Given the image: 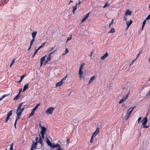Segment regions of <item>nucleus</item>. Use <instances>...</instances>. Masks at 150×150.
<instances>
[{
	"mask_svg": "<svg viewBox=\"0 0 150 150\" xmlns=\"http://www.w3.org/2000/svg\"><path fill=\"white\" fill-rule=\"evenodd\" d=\"M46 142L48 145L52 149L54 148H58V149L56 150H64L60 148V145L59 144H54L51 143L49 140L47 138Z\"/></svg>",
	"mask_w": 150,
	"mask_h": 150,
	"instance_id": "obj_1",
	"label": "nucleus"
},
{
	"mask_svg": "<svg viewBox=\"0 0 150 150\" xmlns=\"http://www.w3.org/2000/svg\"><path fill=\"white\" fill-rule=\"evenodd\" d=\"M23 103H21L17 108V111H16V113L17 114V115H21L22 114L23 111L21 109V106Z\"/></svg>",
	"mask_w": 150,
	"mask_h": 150,
	"instance_id": "obj_2",
	"label": "nucleus"
},
{
	"mask_svg": "<svg viewBox=\"0 0 150 150\" xmlns=\"http://www.w3.org/2000/svg\"><path fill=\"white\" fill-rule=\"evenodd\" d=\"M135 107H133L130 111H129V110L131 109V108H130L127 111V113L125 116V119L126 120H127L130 116H131V113L133 110L134 109Z\"/></svg>",
	"mask_w": 150,
	"mask_h": 150,
	"instance_id": "obj_3",
	"label": "nucleus"
},
{
	"mask_svg": "<svg viewBox=\"0 0 150 150\" xmlns=\"http://www.w3.org/2000/svg\"><path fill=\"white\" fill-rule=\"evenodd\" d=\"M67 75L64 77L63 78V79L57 83L56 84V87L58 86H62L63 83L64 82V81L66 79L67 77Z\"/></svg>",
	"mask_w": 150,
	"mask_h": 150,
	"instance_id": "obj_4",
	"label": "nucleus"
},
{
	"mask_svg": "<svg viewBox=\"0 0 150 150\" xmlns=\"http://www.w3.org/2000/svg\"><path fill=\"white\" fill-rule=\"evenodd\" d=\"M147 121L148 119L146 117H145L144 118L142 122V125L144 128H148L149 127V125H146V124L147 123Z\"/></svg>",
	"mask_w": 150,
	"mask_h": 150,
	"instance_id": "obj_5",
	"label": "nucleus"
},
{
	"mask_svg": "<svg viewBox=\"0 0 150 150\" xmlns=\"http://www.w3.org/2000/svg\"><path fill=\"white\" fill-rule=\"evenodd\" d=\"M54 109V107H50L48 108L46 111V112L47 114L51 115L52 114L53 111Z\"/></svg>",
	"mask_w": 150,
	"mask_h": 150,
	"instance_id": "obj_6",
	"label": "nucleus"
},
{
	"mask_svg": "<svg viewBox=\"0 0 150 150\" xmlns=\"http://www.w3.org/2000/svg\"><path fill=\"white\" fill-rule=\"evenodd\" d=\"M41 134L42 135V137L43 139L44 138V135L45 132L46 131V129L44 127H41Z\"/></svg>",
	"mask_w": 150,
	"mask_h": 150,
	"instance_id": "obj_7",
	"label": "nucleus"
},
{
	"mask_svg": "<svg viewBox=\"0 0 150 150\" xmlns=\"http://www.w3.org/2000/svg\"><path fill=\"white\" fill-rule=\"evenodd\" d=\"M35 140H36V142L35 143H34L32 145L30 150H34V149L36 148V146L37 144V141L38 140V138H37V137L35 139Z\"/></svg>",
	"mask_w": 150,
	"mask_h": 150,
	"instance_id": "obj_8",
	"label": "nucleus"
},
{
	"mask_svg": "<svg viewBox=\"0 0 150 150\" xmlns=\"http://www.w3.org/2000/svg\"><path fill=\"white\" fill-rule=\"evenodd\" d=\"M90 14V13H87L86 14V16L84 18H83V19L82 20V21H81L82 22H83L85 21L86 20V19L88 18V17L89 16Z\"/></svg>",
	"mask_w": 150,
	"mask_h": 150,
	"instance_id": "obj_9",
	"label": "nucleus"
},
{
	"mask_svg": "<svg viewBox=\"0 0 150 150\" xmlns=\"http://www.w3.org/2000/svg\"><path fill=\"white\" fill-rule=\"evenodd\" d=\"M128 95H127L126 97H124L123 98H122L121 99L119 102V104H121L124 101H125L126 100V99H127V98L128 97Z\"/></svg>",
	"mask_w": 150,
	"mask_h": 150,
	"instance_id": "obj_10",
	"label": "nucleus"
},
{
	"mask_svg": "<svg viewBox=\"0 0 150 150\" xmlns=\"http://www.w3.org/2000/svg\"><path fill=\"white\" fill-rule=\"evenodd\" d=\"M126 25H127V29H128V28L130 26L131 24L132 23V21L131 20H130V22H129V21H126Z\"/></svg>",
	"mask_w": 150,
	"mask_h": 150,
	"instance_id": "obj_11",
	"label": "nucleus"
},
{
	"mask_svg": "<svg viewBox=\"0 0 150 150\" xmlns=\"http://www.w3.org/2000/svg\"><path fill=\"white\" fill-rule=\"evenodd\" d=\"M108 56V53L106 52L105 54L103 55V56L101 57V59L102 60H104Z\"/></svg>",
	"mask_w": 150,
	"mask_h": 150,
	"instance_id": "obj_12",
	"label": "nucleus"
},
{
	"mask_svg": "<svg viewBox=\"0 0 150 150\" xmlns=\"http://www.w3.org/2000/svg\"><path fill=\"white\" fill-rule=\"evenodd\" d=\"M99 132L98 129L97 128L95 132L93 134L92 136L93 137H95L98 133Z\"/></svg>",
	"mask_w": 150,
	"mask_h": 150,
	"instance_id": "obj_13",
	"label": "nucleus"
},
{
	"mask_svg": "<svg viewBox=\"0 0 150 150\" xmlns=\"http://www.w3.org/2000/svg\"><path fill=\"white\" fill-rule=\"evenodd\" d=\"M132 12L131 11L129 10H127L125 12V15L127 16V15L130 16Z\"/></svg>",
	"mask_w": 150,
	"mask_h": 150,
	"instance_id": "obj_14",
	"label": "nucleus"
},
{
	"mask_svg": "<svg viewBox=\"0 0 150 150\" xmlns=\"http://www.w3.org/2000/svg\"><path fill=\"white\" fill-rule=\"evenodd\" d=\"M46 56L42 57L41 59L40 66H41L43 64V62L45 61V59Z\"/></svg>",
	"mask_w": 150,
	"mask_h": 150,
	"instance_id": "obj_15",
	"label": "nucleus"
},
{
	"mask_svg": "<svg viewBox=\"0 0 150 150\" xmlns=\"http://www.w3.org/2000/svg\"><path fill=\"white\" fill-rule=\"evenodd\" d=\"M28 88V83H27L25 84L23 88V91L24 92L26 89Z\"/></svg>",
	"mask_w": 150,
	"mask_h": 150,
	"instance_id": "obj_16",
	"label": "nucleus"
},
{
	"mask_svg": "<svg viewBox=\"0 0 150 150\" xmlns=\"http://www.w3.org/2000/svg\"><path fill=\"white\" fill-rule=\"evenodd\" d=\"M9 95V94H7L3 95L0 98V101L3 99L4 98L8 96Z\"/></svg>",
	"mask_w": 150,
	"mask_h": 150,
	"instance_id": "obj_17",
	"label": "nucleus"
},
{
	"mask_svg": "<svg viewBox=\"0 0 150 150\" xmlns=\"http://www.w3.org/2000/svg\"><path fill=\"white\" fill-rule=\"evenodd\" d=\"M37 32H34L32 33V38H35L36 35L37 34Z\"/></svg>",
	"mask_w": 150,
	"mask_h": 150,
	"instance_id": "obj_18",
	"label": "nucleus"
},
{
	"mask_svg": "<svg viewBox=\"0 0 150 150\" xmlns=\"http://www.w3.org/2000/svg\"><path fill=\"white\" fill-rule=\"evenodd\" d=\"M51 58L50 57H48L46 59V60L44 62V64H46L48 62L50 61L51 59Z\"/></svg>",
	"mask_w": 150,
	"mask_h": 150,
	"instance_id": "obj_19",
	"label": "nucleus"
},
{
	"mask_svg": "<svg viewBox=\"0 0 150 150\" xmlns=\"http://www.w3.org/2000/svg\"><path fill=\"white\" fill-rule=\"evenodd\" d=\"M95 78V76H92V77H91L90 79V80L89 81L88 83L89 84L91 82H92L93 81V79Z\"/></svg>",
	"mask_w": 150,
	"mask_h": 150,
	"instance_id": "obj_20",
	"label": "nucleus"
},
{
	"mask_svg": "<svg viewBox=\"0 0 150 150\" xmlns=\"http://www.w3.org/2000/svg\"><path fill=\"white\" fill-rule=\"evenodd\" d=\"M19 93H18V94L13 98V100H17L19 98Z\"/></svg>",
	"mask_w": 150,
	"mask_h": 150,
	"instance_id": "obj_21",
	"label": "nucleus"
},
{
	"mask_svg": "<svg viewBox=\"0 0 150 150\" xmlns=\"http://www.w3.org/2000/svg\"><path fill=\"white\" fill-rule=\"evenodd\" d=\"M38 142L40 143L41 144H42V140L41 137L40 136L39 139V141H37V142Z\"/></svg>",
	"mask_w": 150,
	"mask_h": 150,
	"instance_id": "obj_22",
	"label": "nucleus"
},
{
	"mask_svg": "<svg viewBox=\"0 0 150 150\" xmlns=\"http://www.w3.org/2000/svg\"><path fill=\"white\" fill-rule=\"evenodd\" d=\"M76 7H77V6L76 5H75L74 6H73V12L74 14V13H75V10H76L77 9Z\"/></svg>",
	"mask_w": 150,
	"mask_h": 150,
	"instance_id": "obj_23",
	"label": "nucleus"
},
{
	"mask_svg": "<svg viewBox=\"0 0 150 150\" xmlns=\"http://www.w3.org/2000/svg\"><path fill=\"white\" fill-rule=\"evenodd\" d=\"M84 66V63H82L81 64V65L79 67V70H82Z\"/></svg>",
	"mask_w": 150,
	"mask_h": 150,
	"instance_id": "obj_24",
	"label": "nucleus"
},
{
	"mask_svg": "<svg viewBox=\"0 0 150 150\" xmlns=\"http://www.w3.org/2000/svg\"><path fill=\"white\" fill-rule=\"evenodd\" d=\"M45 42L43 43V44H42L38 48V50H39L40 49L43 47L45 45Z\"/></svg>",
	"mask_w": 150,
	"mask_h": 150,
	"instance_id": "obj_25",
	"label": "nucleus"
},
{
	"mask_svg": "<svg viewBox=\"0 0 150 150\" xmlns=\"http://www.w3.org/2000/svg\"><path fill=\"white\" fill-rule=\"evenodd\" d=\"M109 5V4L108 3H105V4L104 5V6L103 7V8H105L108 6Z\"/></svg>",
	"mask_w": 150,
	"mask_h": 150,
	"instance_id": "obj_26",
	"label": "nucleus"
},
{
	"mask_svg": "<svg viewBox=\"0 0 150 150\" xmlns=\"http://www.w3.org/2000/svg\"><path fill=\"white\" fill-rule=\"evenodd\" d=\"M12 111L11 110L7 114V116L8 117H10L12 115Z\"/></svg>",
	"mask_w": 150,
	"mask_h": 150,
	"instance_id": "obj_27",
	"label": "nucleus"
},
{
	"mask_svg": "<svg viewBox=\"0 0 150 150\" xmlns=\"http://www.w3.org/2000/svg\"><path fill=\"white\" fill-rule=\"evenodd\" d=\"M115 30L113 28H111L109 33H113L114 32Z\"/></svg>",
	"mask_w": 150,
	"mask_h": 150,
	"instance_id": "obj_28",
	"label": "nucleus"
},
{
	"mask_svg": "<svg viewBox=\"0 0 150 150\" xmlns=\"http://www.w3.org/2000/svg\"><path fill=\"white\" fill-rule=\"evenodd\" d=\"M21 115H17V117H16V121H15V122H17V121L20 118V116Z\"/></svg>",
	"mask_w": 150,
	"mask_h": 150,
	"instance_id": "obj_29",
	"label": "nucleus"
},
{
	"mask_svg": "<svg viewBox=\"0 0 150 150\" xmlns=\"http://www.w3.org/2000/svg\"><path fill=\"white\" fill-rule=\"evenodd\" d=\"M15 62V59H14L12 62L11 64L10 65V67H11V66L13 65Z\"/></svg>",
	"mask_w": 150,
	"mask_h": 150,
	"instance_id": "obj_30",
	"label": "nucleus"
},
{
	"mask_svg": "<svg viewBox=\"0 0 150 150\" xmlns=\"http://www.w3.org/2000/svg\"><path fill=\"white\" fill-rule=\"evenodd\" d=\"M55 51H54L50 53L49 54V57H50V58H51L52 57V55Z\"/></svg>",
	"mask_w": 150,
	"mask_h": 150,
	"instance_id": "obj_31",
	"label": "nucleus"
},
{
	"mask_svg": "<svg viewBox=\"0 0 150 150\" xmlns=\"http://www.w3.org/2000/svg\"><path fill=\"white\" fill-rule=\"evenodd\" d=\"M83 72L82 71V70H79V75H82Z\"/></svg>",
	"mask_w": 150,
	"mask_h": 150,
	"instance_id": "obj_32",
	"label": "nucleus"
},
{
	"mask_svg": "<svg viewBox=\"0 0 150 150\" xmlns=\"http://www.w3.org/2000/svg\"><path fill=\"white\" fill-rule=\"evenodd\" d=\"M40 104H37L34 108H35V109L36 110H37V109L38 108V107L40 105Z\"/></svg>",
	"mask_w": 150,
	"mask_h": 150,
	"instance_id": "obj_33",
	"label": "nucleus"
},
{
	"mask_svg": "<svg viewBox=\"0 0 150 150\" xmlns=\"http://www.w3.org/2000/svg\"><path fill=\"white\" fill-rule=\"evenodd\" d=\"M39 50H38V49L36 50L35 51V52L34 53V55H33V57L38 52Z\"/></svg>",
	"mask_w": 150,
	"mask_h": 150,
	"instance_id": "obj_34",
	"label": "nucleus"
},
{
	"mask_svg": "<svg viewBox=\"0 0 150 150\" xmlns=\"http://www.w3.org/2000/svg\"><path fill=\"white\" fill-rule=\"evenodd\" d=\"M150 19V13L149 14L148 16L147 17V18H146V20H149Z\"/></svg>",
	"mask_w": 150,
	"mask_h": 150,
	"instance_id": "obj_35",
	"label": "nucleus"
},
{
	"mask_svg": "<svg viewBox=\"0 0 150 150\" xmlns=\"http://www.w3.org/2000/svg\"><path fill=\"white\" fill-rule=\"evenodd\" d=\"M146 19H145L143 21V23H142V25L145 26V25L146 24Z\"/></svg>",
	"mask_w": 150,
	"mask_h": 150,
	"instance_id": "obj_36",
	"label": "nucleus"
},
{
	"mask_svg": "<svg viewBox=\"0 0 150 150\" xmlns=\"http://www.w3.org/2000/svg\"><path fill=\"white\" fill-rule=\"evenodd\" d=\"M13 143L11 145V146L10 148V150H13Z\"/></svg>",
	"mask_w": 150,
	"mask_h": 150,
	"instance_id": "obj_37",
	"label": "nucleus"
},
{
	"mask_svg": "<svg viewBox=\"0 0 150 150\" xmlns=\"http://www.w3.org/2000/svg\"><path fill=\"white\" fill-rule=\"evenodd\" d=\"M141 119H142L141 117H139V118H138V123H140L141 122L140 121L141 120Z\"/></svg>",
	"mask_w": 150,
	"mask_h": 150,
	"instance_id": "obj_38",
	"label": "nucleus"
},
{
	"mask_svg": "<svg viewBox=\"0 0 150 150\" xmlns=\"http://www.w3.org/2000/svg\"><path fill=\"white\" fill-rule=\"evenodd\" d=\"M71 38V37H68L66 41V42L67 43L69 40H70Z\"/></svg>",
	"mask_w": 150,
	"mask_h": 150,
	"instance_id": "obj_39",
	"label": "nucleus"
},
{
	"mask_svg": "<svg viewBox=\"0 0 150 150\" xmlns=\"http://www.w3.org/2000/svg\"><path fill=\"white\" fill-rule=\"evenodd\" d=\"M127 16L126 15H125V16L124 17V20L126 21H127V20L128 19L127 18Z\"/></svg>",
	"mask_w": 150,
	"mask_h": 150,
	"instance_id": "obj_40",
	"label": "nucleus"
},
{
	"mask_svg": "<svg viewBox=\"0 0 150 150\" xmlns=\"http://www.w3.org/2000/svg\"><path fill=\"white\" fill-rule=\"evenodd\" d=\"M65 53L66 54H67V53H68L69 52V51H68V49L67 48L65 49Z\"/></svg>",
	"mask_w": 150,
	"mask_h": 150,
	"instance_id": "obj_41",
	"label": "nucleus"
},
{
	"mask_svg": "<svg viewBox=\"0 0 150 150\" xmlns=\"http://www.w3.org/2000/svg\"><path fill=\"white\" fill-rule=\"evenodd\" d=\"M113 20L112 19V21L111 22L110 24V25H109V27H110V25L113 24Z\"/></svg>",
	"mask_w": 150,
	"mask_h": 150,
	"instance_id": "obj_42",
	"label": "nucleus"
},
{
	"mask_svg": "<svg viewBox=\"0 0 150 150\" xmlns=\"http://www.w3.org/2000/svg\"><path fill=\"white\" fill-rule=\"evenodd\" d=\"M9 117H8V116L7 117H6V121L5 122H7L8 121V119H9Z\"/></svg>",
	"mask_w": 150,
	"mask_h": 150,
	"instance_id": "obj_43",
	"label": "nucleus"
},
{
	"mask_svg": "<svg viewBox=\"0 0 150 150\" xmlns=\"http://www.w3.org/2000/svg\"><path fill=\"white\" fill-rule=\"evenodd\" d=\"M24 77H25V75H23L22 76H21V80H22Z\"/></svg>",
	"mask_w": 150,
	"mask_h": 150,
	"instance_id": "obj_44",
	"label": "nucleus"
},
{
	"mask_svg": "<svg viewBox=\"0 0 150 150\" xmlns=\"http://www.w3.org/2000/svg\"><path fill=\"white\" fill-rule=\"evenodd\" d=\"M81 1H79V3H76V5L77 6V5H79L80 4H81Z\"/></svg>",
	"mask_w": 150,
	"mask_h": 150,
	"instance_id": "obj_45",
	"label": "nucleus"
},
{
	"mask_svg": "<svg viewBox=\"0 0 150 150\" xmlns=\"http://www.w3.org/2000/svg\"><path fill=\"white\" fill-rule=\"evenodd\" d=\"M34 112H31L30 115V116H33V115H34Z\"/></svg>",
	"mask_w": 150,
	"mask_h": 150,
	"instance_id": "obj_46",
	"label": "nucleus"
},
{
	"mask_svg": "<svg viewBox=\"0 0 150 150\" xmlns=\"http://www.w3.org/2000/svg\"><path fill=\"white\" fill-rule=\"evenodd\" d=\"M141 52H142V51H139V54H138V55H137V57H139V54H140V53H141Z\"/></svg>",
	"mask_w": 150,
	"mask_h": 150,
	"instance_id": "obj_47",
	"label": "nucleus"
},
{
	"mask_svg": "<svg viewBox=\"0 0 150 150\" xmlns=\"http://www.w3.org/2000/svg\"><path fill=\"white\" fill-rule=\"evenodd\" d=\"M93 137H92V136L91 137V139L90 140V142L91 143H92V142H93L92 139H93Z\"/></svg>",
	"mask_w": 150,
	"mask_h": 150,
	"instance_id": "obj_48",
	"label": "nucleus"
},
{
	"mask_svg": "<svg viewBox=\"0 0 150 150\" xmlns=\"http://www.w3.org/2000/svg\"><path fill=\"white\" fill-rule=\"evenodd\" d=\"M35 40V38H33L31 40V42H33Z\"/></svg>",
	"mask_w": 150,
	"mask_h": 150,
	"instance_id": "obj_49",
	"label": "nucleus"
},
{
	"mask_svg": "<svg viewBox=\"0 0 150 150\" xmlns=\"http://www.w3.org/2000/svg\"><path fill=\"white\" fill-rule=\"evenodd\" d=\"M36 110H35V108H34L33 109V110H32V112L34 113V112H35Z\"/></svg>",
	"mask_w": 150,
	"mask_h": 150,
	"instance_id": "obj_50",
	"label": "nucleus"
},
{
	"mask_svg": "<svg viewBox=\"0 0 150 150\" xmlns=\"http://www.w3.org/2000/svg\"><path fill=\"white\" fill-rule=\"evenodd\" d=\"M36 110H35V108H34L33 109V110H32V112L34 113V112H35Z\"/></svg>",
	"mask_w": 150,
	"mask_h": 150,
	"instance_id": "obj_51",
	"label": "nucleus"
},
{
	"mask_svg": "<svg viewBox=\"0 0 150 150\" xmlns=\"http://www.w3.org/2000/svg\"><path fill=\"white\" fill-rule=\"evenodd\" d=\"M144 26V25H142V30H143Z\"/></svg>",
	"mask_w": 150,
	"mask_h": 150,
	"instance_id": "obj_52",
	"label": "nucleus"
},
{
	"mask_svg": "<svg viewBox=\"0 0 150 150\" xmlns=\"http://www.w3.org/2000/svg\"><path fill=\"white\" fill-rule=\"evenodd\" d=\"M150 95V93H147V94H146V96H149Z\"/></svg>",
	"mask_w": 150,
	"mask_h": 150,
	"instance_id": "obj_53",
	"label": "nucleus"
},
{
	"mask_svg": "<svg viewBox=\"0 0 150 150\" xmlns=\"http://www.w3.org/2000/svg\"><path fill=\"white\" fill-rule=\"evenodd\" d=\"M79 75V77H80V79L83 77L82 76V75Z\"/></svg>",
	"mask_w": 150,
	"mask_h": 150,
	"instance_id": "obj_54",
	"label": "nucleus"
},
{
	"mask_svg": "<svg viewBox=\"0 0 150 150\" xmlns=\"http://www.w3.org/2000/svg\"><path fill=\"white\" fill-rule=\"evenodd\" d=\"M16 123L17 122H15V123H14V126L15 127V128H16Z\"/></svg>",
	"mask_w": 150,
	"mask_h": 150,
	"instance_id": "obj_55",
	"label": "nucleus"
},
{
	"mask_svg": "<svg viewBox=\"0 0 150 150\" xmlns=\"http://www.w3.org/2000/svg\"><path fill=\"white\" fill-rule=\"evenodd\" d=\"M135 60H133V61H132V63H131L130 64V66H131V65L132 64V63H133L135 61Z\"/></svg>",
	"mask_w": 150,
	"mask_h": 150,
	"instance_id": "obj_56",
	"label": "nucleus"
},
{
	"mask_svg": "<svg viewBox=\"0 0 150 150\" xmlns=\"http://www.w3.org/2000/svg\"><path fill=\"white\" fill-rule=\"evenodd\" d=\"M33 42H31L30 46H31L33 45Z\"/></svg>",
	"mask_w": 150,
	"mask_h": 150,
	"instance_id": "obj_57",
	"label": "nucleus"
},
{
	"mask_svg": "<svg viewBox=\"0 0 150 150\" xmlns=\"http://www.w3.org/2000/svg\"><path fill=\"white\" fill-rule=\"evenodd\" d=\"M92 53H93V52H91V54H90V56L91 57L92 55Z\"/></svg>",
	"mask_w": 150,
	"mask_h": 150,
	"instance_id": "obj_58",
	"label": "nucleus"
},
{
	"mask_svg": "<svg viewBox=\"0 0 150 150\" xmlns=\"http://www.w3.org/2000/svg\"><path fill=\"white\" fill-rule=\"evenodd\" d=\"M21 91H22V89H20V91H19V93H19V95L20 94V93H21Z\"/></svg>",
	"mask_w": 150,
	"mask_h": 150,
	"instance_id": "obj_59",
	"label": "nucleus"
},
{
	"mask_svg": "<svg viewBox=\"0 0 150 150\" xmlns=\"http://www.w3.org/2000/svg\"><path fill=\"white\" fill-rule=\"evenodd\" d=\"M21 109L22 110V111H23L24 109V108L23 107L22 108H21Z\"/></svg>",
	"mask_w": 150,
	"mask_h": 150,
	"instance_id": "obj_60",
	"label": "nucleus"
},
{
	"mask_svg": "<svg viewBox=\"0 0 150 150\" xmlns=\"http://www.w3.org/2000/svg\"><path fill=\"white\" fill-rule=\"evenodd\" d=\"M22 80H21V79H20V80L18 82L19 83H20L22 81Z\"/></svg>",
	"mask_w": 150,
	"mask_h": 150,
	"instance_id": "obj_61",
	"label": "nucleus"
},
{
	"mask_svg": "<svg viewBox=\"0 0 150 150\" xmlns=\"http://www.w3.org/2000/svg\"><path fill=\"white\" fill-rule=\"evenodd\" d=\"M73 2V1H72L70 0V1L69 3V4H70L71 3H72Z\"/></svg>",
	"mask_w": 150,
	"mask_h": 150,
	"instance_id": "obj_62",
	"label": "nucleus"
},
{
	"mask_svg": "<svg viewBox=\"0 0 150 150\" xmlns=\"http://www.w3.org/2000/svg\"><path fill=\"white\" fill-rule=\"evenodd\" d=\"M53 49V48L52 47V48L51 49V50H50V52L51 51H52V50Z\"/></svg>",
	"mask_w": 150,
	"mask_h": 150,
	"instance_id": "obj_63",
	"label": "nucleus"
},
{
	"mask_svg": "<svg viewBox=\"0 0 150 150\" xmlns=\"http://www.w3.org/2000/svg\"><path fill=\"white\" fill-rule=\"evenodd\" d=\"M31 46H30V47L28 49V50H29L31 48Z\"/></svg>",
	"mask_w": 150,
	"mask_h": 150,
	"instance_id": "obj_64",
	"label": "nucleus"
}]
</instances>
